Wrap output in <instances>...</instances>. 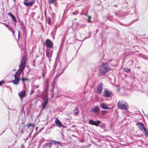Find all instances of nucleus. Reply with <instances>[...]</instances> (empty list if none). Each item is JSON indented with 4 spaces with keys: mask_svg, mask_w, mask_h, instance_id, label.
<instances>
[{
    "mask_svg": "<svg viewBox=\"0 0 148 148\" xmlns=\"http://www.w3.org/2000/svg\"><path fill=\"white\" fill-rule=\"evenodd\" d=\"M26 64V58L25 56H23L21 59V63L19 66L18 71L20 73L16 72L14 75V79L20 80V78L19 75L24 70Z\"/></svg>",
    "mask_w": 148,
    "mask_h": 148,
    "instance_id": "f257e3e1",
    "label": "nucleus"
},
{
    "mask_svg": "<svg viewBox=\"0 0 148 148\" xmlns=\"http://www.w3.org/2000/svg\"><path fill=\"white\" fill-rule=\"evenodd\" d=\"M111 69V67L108 64H103L99 68V73L101 75H103L109 72Z\"/></svg>",
    "mask_w": 148,
    "mask_h": 148,
    "instance_id": "f03ea898",
    "label": "nucleus"
},
{
    "mask_svg": "<svg viewBox=\"0 0 148 148\" xmlns=\"http://www.w3.org/2000/svg\"><path fill=\"white\" fill-rule=\"evenodd\" d=\"M117 106L119 108L124 110H127L128 108V106L127 103L125 101H119Z\"/></svg>",
    "mask_w": 148,
    "mask_h": 148,
    "instance_id": "7ed1b4c3",
    "label": "nucleus"
},
{
    "mask_svg": "<svg viewBox=\"0 0 148 148\" xmlns=\"http://www.w3.org/2000/svg\"><path fill=\"white\" fill-rule=\"evenodd\" d=\"M136 125L139 129L143 132L145 134H148V132L146 128L144 127V124L142 122H138L136 124Z\"/></svg>",
    "mask_w": 148,
    "mask_h": 148,
    "instance_id": "20e7f679",
    "label": "nucleus"
},
{
    "mask_svg": "<svg viewBox=\"0 0 148 148\" xmlns=\"http://www.w3.org/2000/svg\"><path fill=\"white\" fill-rule=\"evenodd\" d=\"M45 45H46L47 47L49 48H53V42L49 39L46 40Z\"/></svg>",
    "mask_w": 148,
    "mask_h": 148,
    "instance_id": "39448f33",
    "label": "nucleus"
},
{
    "mask_svg": "<svg viewBox=\"0 0 148 148\" xmlns=\"http://www.w3.org/2000/svg\"><path fill=\"white\" fill-rule=\"evenodd\" d=\"M44 101V102L42 103L41 105L42 106V110H43L46 107L47 105V104L49 101V99L48 98L47 95H46L45 97V99H43Z\"/></svg>",
    "mask_w": 148,
    "mask_h": 148,
    "instance_id": "423d86ee",
    "label": "nucleus"
},
{
    "mask_svg": "<svg viewBox=\"0 0 148 148\" xmlns=\"http://www.w3.org/2000/svg\"><path fill=\"white\" fill-rule=\"evenodd\" d=\"M103 96L105 97H109L112 96V93L110 91L106 90L103 92Z\"/></svg>",
    "mask_w": 148,
    "mask_h": 148,
    "instance_id": "0eeeda50",
    "label": "nucleus"
},
{
    "mask_svg": "<svg viewBox=\"0 0 148 148\" xmlns=\"http://www.w3.org/2000/svg\"><path fill=\"white\" fill-rule=\"evenodd\" d=\"M55 123L56 126H58L60 127H62L64 128H65L66 127L65 126L63 125L60 121L57 118L56 119Z\"/></svg>",
    "mask_w": 148,
    "mask_h": 148,
    "instance_id": "6e6552de",
    "label": "nucleus"
},
{
    "mask_svg": "<svg viewBox=\"0 0 148 148\" xmlns=\"http://www.w3.org/2000/svg\"><path fill=\"white\" fill-rule=\"evenodd\" d=\"M64 70L60 66L58 70L57 73L55 78H57L59 77L64 72Z\"/></svg>",
    "mask_w": 148,
    "mask_h": 148,
    "instance_id": "1a4fd4ad",
    "label": "nucleus"
},
{
    "mask_svg": "<svg viewBox=\"0 0 148 148\" xmlns=\"http://www.w3.org/2000/svg\"><path fill=\"white\" fill-rule=\"evenodd\" d=\"M103 89V84L101 83L97 87V93L101 94L102 93Z\"/></svg>",
    "mask_w": 148,
    "mask_h": 148,
    "instance_id": "9d476101",
    "label": "nucleus"
},
{
    "mask_svg": "<svg viewBox=\"0 0 148 148\" xmlns=\"http://www.w3.org/2000/svg\"><path fill=\"white\" fill-rule=\"evenodd\" d=\"M46 56L49 59H50L52 56L53 53L52 51H50L49 49H47L46 50Z\"/></svg>",
    "mask_w": 148,
    "mask_h": 148,
    "instance_id": "9b49d317",
    "label": "nucleus"
},
{
    "mask_svg": "<svg viewBox=\"0 0 148 148\" xmlns=\"http://www.w3.org/2000/svg\"><path fill=\"white\" fill-rule=\"evenodd\" d=\"M35 0H32V1L29 2H23L24 4L26 6H32L35 3Z\"/></svg>",
    "mask_w": 148,
    "mask_h": 148,
    "instance_id": "f8f14e48",
    "label": "nucleus"
},
{
    "mask_svg": "<svg viewBox=\"0 0 148 148\" xmlns=\"http://www.w3.org/2000/svg\"><path fill=\"white\" fill-rule=\"evenodd\" d=\"M100 121H95L93 120H91L89 121V123L90 124L98 126L99 124L100 123Z\"/></svg>",
    "mask_w": 148,
    "mask_h": 148,
    "instance_id": "ddd939ff",
    "label": "nucleus"
},
{
    "mask_svg": "<svg viewBox=\"0 0 148 148\" xmlns=\"http://www.w3.org/2000/svg\"><path fill=\"white\" fill-rule=\"evenodd\" d=\"M53 144L52 142H49L44 144L43 146L42 147L43 148H51L52 147V144Z\"/></svg>",
    "mask_w": 148,
    "mask_h": 148,
    "instance_id": "4468645a",
    "label": "nucleus"
},
{
    "mask_svg": "<svg viewBox=\"0 0 148 148\" xmlns=\"http://www.w3.org/2000/svg\"><path fill=\"white\" fill-rule=\"evenodd\" d=\"M99 111V108L97 106H95L92 109L90 110L91 112H93L95 113H98Z\"/></svg>",
    "mask_w": 148,
    "mask_h": 148,
    "instance_id": "2eb2a0df",
    "label": "nucleus"
},
{
    "mask_svg": "<svg viewBox=\"0 0 148 148\" xmlns=\"http://www.w3.org/2000/svg\"><path fill=\"white\" fill-rule=\"evenodd\" d=\"M18 95L21 98H23L26 96V91L24 90L21 91L18 93Z\"/></svg>",
    "mask_w": 148,
    "mask_h": 148,
    "instance_id": "dca6fc26",
    "label": "nucleus"
},
{
    "mask_svg": "<svg viewBox=\"0 0 148 148\" xmlns=\"http://www.w3.org/2000/svg\"><path fill=\"white\" fill-rule=\"evenodd\" d=\"M20 25L23 31L24 32H25V27L24 25V23L22 21L20 22Z\"/></svg>",
    "mask_w": 148,
    "mask_h": 148,
    "instance_id": "f3484780",
    "label": "nucleus"
},
{
    "mask_svg": "<svg viewBox=\"0 0 148 148\" xmlns=\"http://www.w3.org/2000/svg\"><path fill=\"white\" fill-rule=\"evenodd\" d=\"M100 106L103 109H108L110 108L109 107H108L107 105L104 103L101 104Z\"/></svg>",
    "mask_w": 148,
    "mask_h": 148,
    "instance_id": "a211bd4d",
    "label": "nucleus"
},
{
    "mask_svg": "<svg viewBox=\"0 0 148 148\" xmlns=\"http://www.w3.org/2000/svg\"><path fill=\"white\" fill-rule=\"evenodd\" d=\"M8 14L12 18V20H13L15 23H16L17 22V20L15 16L13 14H12L11 13H9Z\"/></svg>",
    "mask_w": 148,
    "mask_h": 148,
    "instance_id": "6ab92c4d",
    "label": "nucleus"
},
{
    "mask_svg": "<svg viewBox=\"0 0 148 148\" xmlns=\"http://www.w3.org/2000/svg\"><path fill=\"white\" fill-rule=\"evenodd\" d=\"M61 25V22H59L57 23L55 26L54 29L55 30L59 27H60Z\"/></svg>",
    "mask_w": 148,
    "mask_h": 148,
    "instance_id": "aec40b11",
    "label": "nucleus"
},
{
    "mask_svg": "<svg viewBox=\"0 0 148 148\" xmlns=\"http://www.w3.org/2000/svg\"><path fill=\"white\" fill-rule=\"evenodd\" d=\"M53 145L58 146L59 145L61 147H62V145L60 142L59 141H57L55 140L53 141Z\"/></svg>",
    "mask_w": 148,
    "mask_h": 148,
    "instance_id": "412c9836",
    "label": "nucleus"
},
{
    "mask_svg": "<svg viewBox=\"0 0 148 148\" xmlns=\"http://www.w3.org/2000/svg\"><path fill=\"white\" fill-rule=\"evenodd\" d=\"M74 115L77 116L78 114V109L76 108L73 110Z\"/></svg>",
    "mask_w": 148,
    "mask_h": 148,
    "instance_id": "4be33fe9",
    "label": "nucleus"
},
{
    "mask_svg": "<svg viewBox=\"0 0 148 148\" xmlns=\"http://www.w3.org/2000/svg\"><path fill=\"white\" fill-rule=\"evenodd\" d=\"M19 80L14 79V80L12 81L11 82L13 83L14 84L17 85L19 83Z\"/></svg>",
    "mask_w": 148,
    "mask_h": 148,
    "instance_id": "5701e85b",
    "label": "nucleus"
},
{
    "mask_svg": "<svg viewBox=\"0 0 148 148\" xmlns=\"http://www.w3.org/2000/svg\"><path fill=\"white\" fill-rule=\"evenodd\" d=\"M21 80L22 81V82H23V86L24 87L25 86V83H24V81L25 80H27V81H28V79L27 78H22Z\"/></svg>",
    "mask_w": 148,
    "mask_h": 148,
    "instance_id": "b1692460",
    "label": "nucleus"
},
{
    "mask_svg": "<svg viewBox=\"0 0 148 148\" xmlns=\"http://www.w3.org/2000/svg\"><path fill=\"white\" fill-rule=\"evenodd\" d=\"M32 126V127L34 128V124H32L31 123H29V124L27 125V127L28 128H29L30 127Z\"/></svg>",
    "mask_w": 148,
    "mask_h": 148,
    "instance_id": "393cba45",
    "label": "nucleus"
},
{
    "mask_svg": "<svg viewBox=\"0 0 148 148\" xmlns=\"http://www.w3.org/2000/svg\"><path fill=\"white\" fill-rule=\"evenodd\" d=\"M88 22L89 23H91V21L90 20V19H91V17L90 16H88Z\"/></svg>",
    "mask_w": 148,
    "mask_h": 148,
    "instance_id": "a878e982",
    "label": "nucleus"
},
{
    "mask_svg": "<svg viewBox=\"0 0 148 148\" xmlns=\"http://www.w3.org/2000/svg\"><path fill=\"white\" fill-rule=\"evenodd\" d=\"M108 112L106 111L103 110L101 111V113L103 115L105 114Z\"/></svg>",
    "mask_w": 148,
    "mask_h": 148,
    "instance_id": "bb28decb",
    "label": "nucleus"
},
{
    "mask_svg": "<svg viewBox=\"0 0 148 148\" xmlns=\"http://www.w3.org/2000/svg\"><path fill=\"white\" fill-rule=\"evenodd\" d=\"M47 21H48V23L50 24L51 21V18H49L47 19Z\"/></svg>",
    "mask_w": 148,
    "mask_h": 148,
    "instance_id": "cd10ccee",
    "label": "nucleus"
},
{
    "mask_svg": "<svg viewBox=\"0 0 148 148\" xmlns=\"http://www.w3.org/2000/svg\"><path fill=\"white\" fill-rule=\"evenodd\" d=\"M4 81L3 80L0 81V86L4 84Z\"/></svg>",
    "mask_w": 148,
    "mask_h": 148,
    "instance_id": "c85d7f7f",
    "label": "nucleus"
},
{
    "mask_svg": "<svg viewBox=\"0 0 148 148\" xmlns=\"http://www.w3.org/2000/svg\"><path fill=\"white\" fill-rule=\"evenodd\" d=\"M55 1V0H50L49 2V4H51L53 3Z\"/></svg>",
    "mask_w": 148,
    "mask_h": 148,
    "instance_id": "c756f323",
    "label": "nucleus"
},
{
    "mask_svg": "<svg viewBox=\"0 0 148 148\" xmlns=\"http://www.w3.org/2000/svg\"><path fill=\"white\" fill-rule=\"evenodd\" d=\"M52 148H59V147L58 146L53 145L52 146Z\"/></svg>",
    "mask_w": 148,
    "mask_h": 148,
    "instance_id": "7c9ffc66",
    "label": "nucleus"
},
{
    "mask_svg": "<svg viewBox=\"0 0 148 148\" xmlns=\"http://www.w3.org/2000/svg\"><path fill=\"white\" fill-rule=\"evenodd\" d=\"M78 11H76L75 12H73V15H77V14H78Z\"/></svg>",
    "mask_w": 148,
    "mask_h": 148,
    "instance_id": "2f4dec72",
    "label": "nucleus"
},
{
    "mask_svg": "<svg viewBox=\"0 0 148 148\" xmlns=\"http://www.w3.org/2000/svg\"><path fill=\"white\" fill-rule=\"evenodd\" d=\"M34 92V89H32L30 95H32L33 94V93Z\"/></svg>",
    "mask_w": 148,
    "mask_h": 148,
    "instance_id": "473e14b6",
    "label": "nucleus"
},
{
    "mask_svg": "<svg viewBox=\"0 0 148 148\" xmlns=\"http://www.w3.org/2000/svg\"><path fill=\"white\" fill-rule=\"evenodd\" d=\"M10 31L11 32H12V33L13 34V36L15 37V35L14 34H15V32H14V31L13 30H10Z\"/></svg>",
    "mask_w": 148,
    "mask_h": 148,
    "instance_id": "72a5a7b5",
    "label": "nucleus"
},
{
    "mask_svg": "<svg viewBox=\"0 0 148 148\" xmlns=\"http://www.w3.org/2000/svg\"><path fill=\"white\" fill-rule=\"evenodd\" d=\"M130 71V69L128 68H127L126 70V71L127 72H129Z\"/></svg>",
    "mask_w": 148,
    "mask_h": 148,
    "instance_id": "f704fd0d",
    "label": "nucleus"
},
{
    "mask_svg": "<svg viewBox=\"0 0 148 148\" xmlns=\"http://www.w3.org/2000/svg\"><path fill=\"white\" fill-rule=\"evenodd\" d=\"M20 34V32L19 30H18V39H19V38Z\"/></svg>",
    "mask_w": 148,
    "mask_h": 148,
    "instance_id": "c9c22d12",
    "label": "nucleus"
},
{
    "mask_svg": "<svg viewBox=\"0 0 148 148\" xmlns=\"http://www.w3.org/2000/svg\"><path fill=\"white\" fill-rule=\"evenodd\" d=\"M89 36L85 38V39L89 38L91 36V33L90 32L89 33Z\"/></svg>",
    "mask_w": 148,
    "mask_h": 148,
    "instance_id": "e433bc0d",
    "label": "nucleus"
},
{
    "mask_svg": "<svg viewBox=\"0 0 148 148\" xmlns=\"http://www.w3.org/2000/svg\"><path fill=\"white\" fill-rule=\"evenodd\" d=\"M24 106H23L22 107V108L21 110V111L22 112H23V110H24Z\"/></svg>",
    "mask_w": 148,
    "mask_h": 148,
    "instance_id": "4c0bfd02",
    "label": "nucleus"
},
{
    "mask_svg": "<svg viewBox=\"0 0 148 148\" xmlns=\"http://www.w3.org/2000/svg\"><path fill=\"white\" fill-rule=\"evenodd\" d=\"M54 126V125H53L52 126H51L50 127V129H51V128H52Z\"/></svg>",
    "mask_w": 148,
    "mask_h": 148,
    "instance_id": "58836bf2",
    "label": "nucleus"
},
{
    "mask_svg": "<svg viewBox=\"0 0 148 148\" xmlns=\"http://www.w3.org/2000/svg\"><path fill=\"white\" fill-rule=\"evenodd\" d=\"M5 25L6 27H9L8 25V24H5Z\"/></svg>",
    "mask_w": 148,
    "mask_h": 148,
    "instance_id": "ea45409f",
    "label": "nucleus"
},
{
    "mask_svg": "<svg viewBox=\"0 0 148 148\" xmlns=\"http://www.w3.org/2000/svg\"><path fill=\"white\" fill-rule=\"evenodd\" d=\"M42 76L43 77H45V75H44V74H42Z\"/></svg>",
    "mask_w": 148,
    "mask_h": 148,
    "instance_id": "a19ab883",
    "label": "nucleus"
},
{
    "mask_svg": "<svg viewBox=\"0 0 148 148\" xmlns=\"http://www.w3.org/2000/svg\"><path fill=\"white\" fill-rule=\"evenodd\" d=\"M85 15L86 16H88L89 15H88L87 14H85Z\"/></svg>",
    "mask_w": 148,
    "mask_h": 148,
    "instance_id": "79ce46f5",
    "label": "nucleus"
},
{
    "mask_svg": "<svg viewBox=\"0 0 148 148\" xmlns=\"http://www.w3.org/2000/svg\"><path fill=\"white\" fill-rule=\"evenodd\" d=\"M36 87L37 88H38V87H39V86L38 85H37L36 86Z\"/></svg>",
    "mask_w": 148,
    "mask_h": 148,
    "instance_id": "37998d69",
    "label": "nucleus"
},
{
    "mask_svg": "<svg viewBox=\"0 0 148 148\" xmlns=\"http://www.w3.org/2000/svg\"><path fill=\"white\" fill-rule=\"evenodd\" d=\"M117 90L118 91H119L120 90V89L118 88Z\"/></svg>",
    "mask_w": 148,
    "mask_h": 148,
    "instance_id": "c03bdc74",
    "label": "nucleus"
},
{
    "mask_svg": "<svg viewBox=\"0 0 148 148\" xmlns=\"http://www.w3.org/2000/svg\"><path fill=\"white\" fill-rule=\"evenodd\" d=\"M10 29V30H12V29H11V28H10V29Z\"/></svg>",
    "mask_w": 148,
    "mask_h": 148,
    "instance_id": "a18cd8bd",
    "label": "nucleus"
},
{
    "mask_svg": "<svg viewBox=\"0 0 148 148\" xmlns=\"http://www.w3.org/2000/svg\"><path fill=\"white\" fill-rule=\"evenodd\" d=\"M40 113H41V112L40 113V114H39V116L40 115Z\"/></svg>",
    "mask_w": 148,
    "mask_h": 148,
    "instance_id": "49530a36",
    "label": "nucleus"
},
{
    "mask_svg": "<svg viewBox=\"0 0 148 148\" xmlns=\"http://www.w3.org/2000/svg\"><path fill=\"white\" fill-rule=\"evenodd\" d=\"M98 29L97 30H96V32H98Z\"/></svg>",
    "mask_w": 148,
    "mask_h": 148,
    "instance_id": "de8ad7c7",
    "label": "nucleus"
},
{
    "mask_svg": "<svg viewBox=\"0 0 148 148\" xmlns=\"http://www.w3.org/2000/svg\"><path fill=\"white\" fill-rule=\"evenodd\" d=\"M114 6H116L117 5H115Z\"/></svg>",
    "mask_w": 148,
    "mask_h": 148,
    "instance_id": "09e8293b",
    "label": "nucleus"
},
{
    "mask_svg": "<svg viewBox=\"0 0 148 148\" xmlns=\"http://www.w3.org/2000/svg\"><path fill=\"white\" fill-rule=\"evenodd\" d=\"M13 0L14 1H15V0Z\"/></svg>",
    "mask_w": 148,
    "mask_h": 148,
    "instance_id": "8fccbe9b",
    "label": "nucleus"
}]
</instances>
